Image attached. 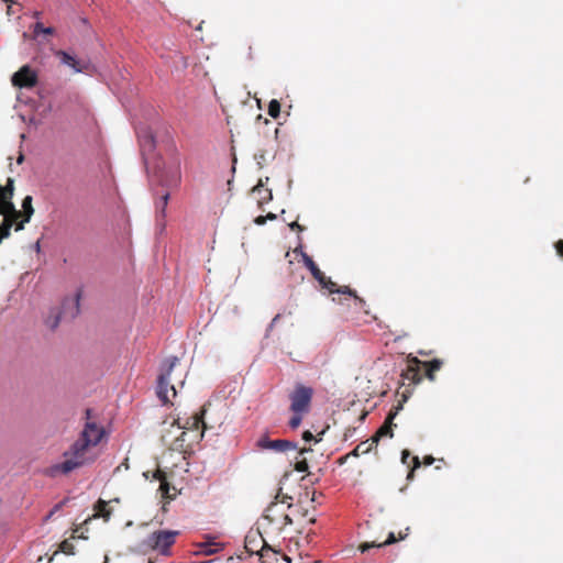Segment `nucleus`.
<instances>
[{
    "label": "nucleus",
    "mask_w": 563,
    "mask_h": 563,
    "mask_svg": "<svg viewBox=\"0 0 563 563\" xmlns=\"http://www.w3.org/2000/svg\"><path fill=\"white\" fill-rule=\"evenodd\" d=\"M433 462H434V459L432 456H427L424 459V464L426 465H431Z\"/></svg>",
    "instance_id": "obj_37"
},
{
    "label": "nucleus",
    "mask_w": 563,
    "mask_h": 563,
    "mask_svg": "<svg viewBox=\"0 0 563 563\" xmlns=\"http://www.w3.org/2000/svg\"><path fill=\"white\" fill-rule=\"evenodd\" d=\"M59 550L67 555L75 554V547L69 540H64L59 544Z\"/></svg>",
    "instance_id": "obj_29"
},
{
    "label": "nucleus",
    "mask_w": 563,
    "mask_h": 563,
    "mask_svg": "<svg viewBox=\"0 0 563 563\" xmlns=\"http://www.w3.org/2000/svg\"><path fill=\"white\" fill-rule=\"evenodd\" d=\"M302 439H303L305 441H311V440H313V439H314V435H313L310 431H305V432L302 433Z\"/></svg>",
    "instance_id": "obj_33"
},
{
    "label": "nucleus",
    "mask_w": 563,
    "mask_h": 563,
    "mask_svg": "<svg viewBox=\"0 0 563 563\" xmlns=\"http://www.w3.org/2000/svg\"><path fill=\"white\" fill-rule=\"evenodd\" d=\"M11 81L14 87L31 89L37 85L38 76L29 65H24L13 74Z\"/></svg>",
    "instance_id": "obj_11"
},
{
    "label": "nucleus",
    "mask_w": 563,
    "mask_h": 563,
    "mask_svg": "<svg viewBox=\"0 0 563 563\" xmlns=\"http://www.w3.org/2000/svg\"><path fill=\"white\" fill-rule=\"evenodd\" d=\"M23 161H24V155H23L22 153H20V155H19V157H18L16 162H18V164H22V163H23Z\"/></svg>",
    "instance_id": "obj_39"
},
{
    "label": "nucleus",
    "mask_w": 563,
    "mask_h": 563,
    "mask_svg": "<svg viewBox=\"0 0 563 563\" xmlns=\"http://www.w3.org/2000/svg\"><path fill=\"white\" fill-rule=\"evenodd\" d=\"M40 249H41V246H40V242L37 241V242L35 243V250L38 252V251H40Z\"/></svg>",
    "instance_id": "obj_40"
},
{
    "label": "nucleus",
    "mask_w": 563,
    "mask_h": 563,
    "mask_svg": "<svg viewBox=\"0 0 563 563\" xmlns=\"http://www.w3.org/2000/svg\"><path fill=\"white\" fill-rule=\"evenodd\" d=\"M333 301H338L339 303H342V302H343L341 298H339V299L333 298Z\"/></svg>",
    "instance_id": "obj_41"
},
{
    "label": "nucleus",
    "mask_w": 563,
    "mask_h": 563,
    "mask_svg": "<svg viewBox=\"0 0 563 563\" xmlns=\"http://www.w3.org/2000/svg\"><path fill=\"white\" fill-rule=\"evenodd\" d=\"M55 56L59 58L63 65L73 68L76 73H82L87 69V65L82 64L80 60L76 59L74 55H70L65 51H56Z\"/></svg>",
    "instance_id": "obj_19"
},
{
    "label": "nucleus",
    "mask_w": 563,
    "mask_h": 563,
    "mask_svg": "<svg viewBox=\"0 0 563 563\" xmlns=\"http://www.w3.org/2000/svg\"><path fill=\"white\" fill-rule=\"evenodd\" d=\"M178 534L176 530L154 531L144 540V545L163 555H170V548L175 544Z\"/></svg>",
    "instance_id": "obj_10"
},
{
    "label": "nucleus",
    "mask_w": 563,
    "mask_h": 563,
    "mask_svg": "<svg viewBox=\"0 0 563 563\" xmlns=\"http://www.w3.org/2000/svg\"><path fill=\"white\" fill-rule=\"evenodd\" d=\"M280 559L290 562V559L283 554L280 555L277 551L272 549L268 544L260 547V560L261 563H279Z\"/></svg>",
    "instance_id": "obj_18"
},
{
    "label": "nucleus",
    "mask_w": 563,
    "mask_h": 563,
    "mask_svg": "<svg viewBox=\"0 0 563 563\" xmlns=\"http://www.w3.org/2000/svg\"><path fill=\"white\" fill-rule=\"evenodd\" d=\"M79 301H80V292H77L71 298H66L62 308H54L49 311L48 316L45 319V324L48 329L55 330L62 319H74L79 314Z\"/></svg>",
    "instance_id": "obj_9"
},
{
    "label": "nucleus",
    "mask_w": 563,
    "mask_h": 563,
    "mask_svg": "<svg viewBox=\"0 0 563 563\" xmlns=\"http://www.w3.org/2000/svg\"><path fill=\"white\" fill-rule=\"evenodd\" d=\"M555 250L558 252V254L563 257V240H559L556 243H555Z\"/></svg>",
    "instance_id": "obj_30"
},
{
    "label": "nucleus",
    "mask_w": 563,
    "mask_h": 563,
    "mask_svg": "<svg viewBox=\"0 0 563 563\" xmlns=\"http://www.w3.org/2000/svg\"><path fill=\"white\" fill-rule=\"evenodd\" d=\"M409 455H410V453L407 450L402 451V457H401L402 463H407Z\"/></svg>",
    "instance_id": "obj_36"
},
{
    "label": "nucleus",
    "mask_w": 563,
    "mask_h": 563,
    "mask_svg": "<svg viewBox=\"0 0 563 563\" xmlns=\"http://www.w3.org/2000/svg\"><path fill=\"white\" fill-rule=\"evenodd\" d=\"M311 451H312L311 449H306V448L298 449L297 448V451H295L297 454L295 456V465H294V468L297 472L303 473V472L308 471V462H307V459L303 456V454L307 452H311Z\"/></svg>",
    "instance_id": "obj_22"
},
{
    "label": "nucleus",
    "mask_w": 563,
    "mask_h": 563,
    "mask_svg": "<svg viewBox=\"0 0 563 563\" xmlns=\"http://www.w3.org/2000/svg\"><path fill=\"white\" fill-rule=\"evenodd\" d=\"M302 256L307 268L323 289L328 290L330 295L336 294L343 296L345 300L352 299L355 309L364 310L367 313V310H365L366 301L358 297L355 290L351 289L349 286H339L336 283L332 282L330 277H327L323 272L320 271L318 265L310 256L307 254H303Z\"/></svg>",
    "instance_id": "obj_3"
},
{
    "label": "nucleus",
    "mask_w": 563,
    "mask_h": 563,
    "mask_svg": "<svg viewBox=\"0 0 563 563\" xmlns=\"http://www.w3.org/2000/svg\"><path fill=\"white\" fill-rule=\"evenodd\" d=\"M443 362L439 358L432 361H422L421 371L423 369V376L431 382L435 380V372L440 371Z\"/></svg>",
    "instance_id": "obj_20"
},
{
    "label": "nucleus",
    "mask_w": 563,
    "mask_h": 563,
    "mask_svg": "<svg viewBox=\"0 0 563 563\" xmlns=\"http://www.w3.org/2000/svg\"><path fill=\"white\" fill-rule=\"evenodd\" d=\"M93 510L96 511V516L102 517L104 520H109L112 515V509L109 507V503L103 499H99L96 503Z\"/></svg>",
    "instance_id": "obj_23"
},
{
    "label": "nucleus",
    "mask_w": 563,
    "mask_h": 563,
    "mask_svg": "<svg viewBox=\"0 0 563 563\" xmlns=\"http://www.w3.org/2000/svg\"><path fill=\"white\" fill-rule=\"evenodd\" d=\"M421 364L422 361H420L417 356L409 355L407 357V367L405 371H402L401 377L411 384H419L423 378L421 373Z\"/></svg>",
    "instance_id": "obj_13"
},
{
    "label": "nucleus",
    "mask_w": 563,
    "mask_h": 563,
    "mask_svg": "<svg viewBox=\"0 0 563 563\" xmlns=\"http://www.w3.org/2000/svg\"><path fill=\"white\" fill-rule=\"evenodd\" d=\"M261 450H271L274 452L297 451V443L289 440H271L267 434H263L256 442Z\"/></svg>",
    "instance_id": "obj_12"
},
{
    "label": "nucleus",
    "mask_w": 563,
    "mask_h": 563,
    "mask_svg": "<svg viewBox=\"0 0 563 563\" xmlns=\"http://www.w3.org/2000/svg\"><path fill=\"white\" fill-rule=\"evenodd\" d=\"M289 228H290L292 231L297 230V231H299V232H301V231H303V230H305V228H303L302 225H300L297 221H294L292 223H290V224H289Z\"/></svg>",
    "instance_id": "obj_31"
},
{
    "label": "nucleus",
    "mask_w": 563,
    "mask_h": 563,
    "mask_svg": "<svg viewBox=\"0 0 563 563\" xmlns=\"http://www.w3.org/2000/svg\"><path fill=\"white\" fill-rule=\"evenodd\" d=\"M33 32L35 36H38L40 34L53 35L55 30L51 26H44L41 22H36L33 26Z\"/></svg>",
    "instance_id": "obj_26"
},
{
    "label": "nucleus",
    "mask_w": 563,
    "mask_h": 563,
    "mask_svg": "<svg viewBox=\"0 0 563 563\" xmlns=\"http://www.w3.org/2000/svg\"><path fill=\"white\" fill-rule=\"evenodd\" d=\"M413 461V468L410 471L408 478L412 476L413 470L420 466V461L418 456L412 457Z\"/></svg>",
    "instance_id": "obj_32"
},
{
    "label": "nucleus",
    "mask_w": 563,
    "mask_h": 563,
    "mask_svg": "<svg viewBox=\"0 0 563 563\" xmlns=\"http://www.w3.org/2000/svg\"><path fill=\"white\" fill-rule=\"evenodd\" d=\"M280 317H282V316L278 313V314H276V316L273 318V320H272V322H271V324H269V328H271V329H272L273 327H275V325H276V323L278 322V320L280 319Z\"/></svg>",
    "instance_id": "obj_35"
},
{
    "label": "nucleus",
    "mask_w": 563,
    "mask_h": 563,
    "mask_svg": "<svg viewBox=\"0 0 563 563\" xmlns=\"http://www.w3.org/2000/svg\"><path fill=\"white\" fill-rule=\"evenodd\" d=\"M278 494L275 496V500L272 501L265 510L263 518L268 523L276 526L278 530L285 529L287 526L292 525L291 516L287 512L288 509L292 508L290 500L292 499L288 495Z\"/></svg>",
    "instance_id": "obj_5"
},
{
    "label": "nucleus",
    "mask_w": 563,
    "mask_h": 563,
    "mask_svg": "<svg viewBox=\"0 0 563 563\" xmlns=\"http://www.w3.org/2000/svg\"><path fill=\"white\" fill-rule=\"evenodd\" d=\"M268 114L272 118H274V119L279 117V114H280V103H279L278 100L273 99V100L269 101V103H268Z\"/></svg>",
    "instance_id": "obj_28"
},
{
    "label": "nucleus",
    "mask_w": 563,
    "mask_h": 563,
    "mask_svg": "<svg viewBox=\"0 0 563 563\" xmlns=\"http://www.w3.org/2000/svg\"><path fill=\"white\" fill-rule=\"evenodd\" d=\"M408 531H409V528H406L405 531H400L398 533V537H396L394 532H390L388 534V538L384 542H364L358 545V550L362 553H364L372 548H382L385 545L393 544L398 540H404L408 536Z\"/></svg>",
    "instance_id": "obj_16"
},
{
    "label": "nucleus",
    "mask_w": 563,
    "mask_h": 563,
    "mask_svg": "<svg viewBox=\"0 0 563 563\" xmlns=\"http://www.w3.org/2000/svg\"><path fill=\"white\" fill-rule=\"evenodd\" d=\"M254 222H255L256 224H258V225H263V224H265V222H266V217H264V216H258V217L254 220Z\"/></svg>",
    "instance_id": "obj_34"
},
{
    "label": "nucleus",
    "mask_w": 563,
    "mask_h": 563,
    "mask_svg": "<svg viewBox=\"0 0 563 563\" xmlns=\"http://www.w3.org/2000/svg\"><path fill=\"white\" fill-rule=\"evenodd\" d=\"M260 543H262V545L267 544L261 536L258 539L256 537L252 538L251 536H247L245 541V549L250 553H256L260 555Z\"/></svg>",
    "instance_id": "obj_24"
},
{
    "label": "nucleus",
    "mask_w": 563,
    "mask_h": 563,
    "mask_svg": "<svg viewBox=\"0 0 563 563\" xmlns=\"http://www.w3.org/2000/svg\"><path fill=\"white\" fill-rule=\"evenodd\" d=\"M33 213L34 208L32 206L31 196H26L23 199L22 210L15 209V212L9 211L0 213V243L10 236L12 228H14L15 231L23 230L25 223L30 222Z\"/></svg>",
    "instance_id": "obj_4"
},
{
    "label": "nucleus",
    "mask_w": 563,
    "mask_h": 563,
    "mask_svg": "<svg viewBox=\"0 0 563 563\" xmlns=\"http://www.w3.org/2000/svg\"><path fill=\"white\" fill-rule=\"evenodd\" d=\"M153 477L157 481H159V493L163 497V499L166 500V504L169 501V500H173L175 499V497L177 496V489L175 486H172L169 484V482L167 481V477H166V473L159 468H157L154 474H153Z\"/></svg>",
    "instance_id": "obj_15"
},
{
    "label": "nucleus",
    "mask_w": 563,
    "mask_h": 563,
    "mask_svg": "<svg viewBox=\"0 0 563 563\" xmlns=\"http://www.w3.org/2000/svg\"><path fill=\"white\" fill-rule=\"evenodd\" d=\"M401 409V404L395 407L394 411L388 413V417L384 424L376 431V433L371 438L372 443L375 445L378 443L379 439L383 437H393L391 421L396 417L398 410Z\"/></svg>",
    "instance_id": "obj_17"
},
{
    "label": "nucleus",
    "mask_w": 563,
    "mask_h": 563,
    "mask_svg": "<svg viewBox=\"0 0 563 563\" xmlns=\"http://www.w3.org/2000/svg\"><path fill=\"white\" fill-rule=\"evenodd\" d=\"M141 153L147 169H152L159 175L161 180L166 185L178 184L180 179V155L173 140L166 145V154L169 163L166 166L162 158H154L155 139L150 128L137 131Z\"/></svg>",
    "instance_id": "obj_2"
},
{
    "label": "nucleus",
    "mask_w": 563,
    "mask_h": 563,
    "mask_svg": "<svg viewBox=\"0 0 563 563\" xmlns=\"http://www.w3.org/2000/svg\"><path fill=\"white\" fill-rule=\"evenodd\" d=\"M252 194L255 196L260 206L268 202L273 198L272 190L265 188L262 180L252 188Z\"/></svg>",
    "instance_id": "obj_21"
},
{
    "label": "nucleus",
    "mask_w": 563,
    "mask_h": 563,
    "mask_svg": "<svg viewBox=\"0 0 563 563\" xmlns=\"http://www.w3.org/2000/svg\"><path fill=\"white\" fill-rule=\"evenodd\" d=\"M86 423L77 440L63 453L64 461L47 470L49 476L68 475L75 470L93 464L99 453L97 445L106 435L104 428L90 421L91 409H86Z\"/></svg>",
    "instance_id": "obj_1"
},
{
    "label": "nucleus",
    "mask_w": 563,
    "mask_h": 563,
    "mask_svg": "<svg viewBox=\"0 0 563 563\" xmlns=\"http://www.w3.org/2000/svg\"><path fill=\"white\" fill-rule=\"evenodd\" d=\"M265 217H266V220L267 219H269V220H275L276 219V214L272 213V212L267 213Z\"/></svg>",
    "instance_id": "obj_38"
},
{
    "label": "nucleus",
    "mask_w": 563,
    "mask_h": 563,
    "mask_svg": "<svg viewBox=\"0 0 563 563\" xmlns=\"http://www.w3.org/2000/svg\"><path fill=\"white\" fill-rule=\"evenodd\" d=\"M206 413V406H203L198 412L194 413L189 417L184 424L179 423V420H175L172 423L173 427H177V430H181L179 435L175 438L173 443L170 444L173 450L176 451H185V442H186V430L196 431L195 440H201L203 438L205 430L207 429V424L203 420Z\"/></svg>",
    "instance_id": "obj_7"
},
{
    "label": "nucleus",
    "mask_w": 563,
    "mask_h": 563,
    "mask_svg": "<svg viewBox=\"0 0 563 563\" xmlns=\"http://www.w3.org/2000/svg\"><path fill=\"white\" fill-rule=\"evenodd\" d=\"M14 195V179L8 178L4 186L0 185V213L15 212V207L12 202Z\"/></svg>",
    "instance_id": "obj_14"
},
{
    "label": "nucleus",
    "mask_w": 563,
    "mask_h": 563,
    "mask_svg": "<svg viewBox=\"0 0 563 563\" xmlns=\"http://www.w3.org/2000/svg\"><path fill=\"white\" fill-rule=\"evenodd\" d=\"M168 199H169V194L168 192H165L161 198L159 200L156 201V210L157 212L162 216V218L165 217V212H166V207H167V203H168Z\"/></svg>",
    "instance_id": "obj_25"
},
{
    "label": "nucleus",
    "mask_w": 563,
    "mask_h": 563,
    "mask_svg": "<svg viewBox=\"0 0 563 563\" xmlns=\"http://www.w3.org/2000/svg\"><path fill=\"white\" fill-rule=\"evenodd\" d=\"M179 365V358L177 356H170L166 358L159 368V375L157 377L156 395L163 404H169L170 397L168 395L172 391V397L177 395L176 387L172 383V374Z\"/></svg>",
    "instance_id": "obj_8"
},
{
    "label": "nucleus",
    "mask_w": 563,
    "mask_h": 563,
    "mask_svg": "<svg viewBox=\"0 0 563 563\" xmlns=\"http://www.w3.org/2000/svg\"><path fill=\"white\" fill-rule=\"evenodd\" d=\"M312 396L313 389L311 387L301 384L296 385L294 391L289 395L290 410L294 413L288 422L290 429L295 430L300 426L303 415L310 409Z\"/></svg>",
    "instance_id": "obj_6"
},
{
    "label": "nucleus",
    "mask_w": 563,
    "mask_h": 563,
    "mask_svg": "<svg viewBox=\"0 0 563 563\" xmlns=\"http://www.w3.org/2000/svg\"><path fill=\"white\" fill-rule=\"evenodd\" d=\"M373 445H375V443H372L371 440L362 442L353 450L352 454L358 456L360 453H367L372 450Z\"/></svg>",
    "instance_id": "obj_27"
},
{
    "label": "nucleus",
    "mask_w": 563,
    "mask_h": 563,
    "mask_svg": "<svg viewBox=\"0 0 563 563\" xmlns=\"http://www.w3.org/2000/svg\"><path fill=\"white\" fill-rule=\"evenodd\" d=\"M419 354H420V355H427V353H424V352H422V351H420V352H419Z\"/></svg>",
    "instance_id": "obj_42"
}]
</instances>
